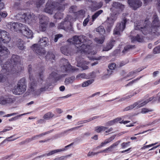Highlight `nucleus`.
Here are the masks:
<instances>
[{
	"label": "nucleus",
	"instance_id": "nucleus-1",
	"mask_svg": "<svg viewBox=\"0 0 160 160\" xmlns=\"http://www.w3.org/2000/svg\"><path fill=\"white\" fill-rule=\"evenodd\" d=\"M152 23H151L148 20H145L143 25L137 24L135 29L140 30L144 35L149 34L153 36L160 34V21L156 13L153 16Z\"/></svg>",
	"mask_w": 160,
	"mask_h": 160
},
{
	"label": "nucleus",
	"instance_id": "nucleus-2",
	"mask_svg": "<svg viewBox=\"0 0 160 160\" xmlns=\"http://www.w3.org/2000/svg\"><path fill=\"white\" fill-rule=\"evenodd\" d=\"M67 41L74 44L81 52L89 53L91 52V47L89 44L91 43V41L86 38L84 36H75L72 38L68 39Z\"/></svg>",
	"mask_w": 160,
	"mask_h": 160
},
{
	"label": "nucleus",
	"instance_id": "nucleus-3",
	"mask_svg": "<svg viewBox=\"0 0 160 160\" xmlns=\"http://www.w3.org/2000/svg\"><path fill=\"white\" fill-rule=\"evenodd\" d=\"M4 64L10 65H8L7 68H10L11 70H10L14 73L21 72L23 68L20 63V57L17 55L13 54L11 58L8 60Z\"/></svg>",
	"mask_w": 160,
	"mask_h": 160
},
{
	"label": "nucleus",
	"instance_id": "nucleus-4",
	"mask_svg": "<svg viewBox=\"0 0 160 160\" xmlns=\"http://www.w3.org/2000/svg\"><path fill=\"white\" fill-rule=\"evenodd\" d=\"M65 0H57L56 2H53L51 0H49L46 4V7L44 9L45 12L52 14L54 9L62 11L65 8L66 4L64 3Z\"/></svg>",
	"mask_w": 160,
	"mask_h": 160
},
{
	"label": "nucleus",
	"instance_id": "nucleus-5",
	"mask_svg": "<svg viewBox=\"0 0 160 160\" xmlns=\"http://www.w3.org/2000/svg\"><path fill=\"white\" fill-rule=\"evenodd\" d=\"M44 68L43 67H40L39 69V72L38 76L37 77V81H36L35 78L33 77L32 75L31 74L32 71V65L31 64L28 65V70L29 73V78L30 80V88L32 90L34 91L35 88L37 85L38 82L40 84H42L43 81L44 75L43 74V71L44 70Z\"/></svg>",
	"mask_w": 160,
	"mask_h": 160
},
{
	"label": "nucleus",
	"instance_id": "nucleus-6",
	"mask_svg": "<svg viewBox=\"0 0 160 160\" xmlns=\"http://www.w3.org/2000/svg\"><path fill=\"white\" fill-rule=\"evenodd\" d=\"M48 42V39L46 37H44L40 39L39 45L34 44L31 47L33 51L40 55H44L46 53L45 49L42 47H45Z\"/></svg>",
	"mask_w": 160,
	"mask_h": 160
},
{
	"label": "nucleus",
	"instance_id": "nucleus-7",
	"mask_svg": "<svg viewBox=\"0 0 160 160\" xmlns=\"http://www.w3.org/2000/svg\"><path fill=\"white\" fill-rule=\"evenodd\" d=\"M26 87V80L24 78H23L18 81L17 85L14 86L12 92L16 95H20L25 92Z\"/></svg>",
	"mask_w": 160,
	"mask_h": 160
},
{
	"label": "nucleus",
	"instance_id": "nucleus-8",
	"mask_svg": "<svg viewBox=\"0 0 160 160\" xmlns=\"http://www.w3.org/2000/svg\"><path fill=\"white\" fill-rule=\"evenodd\" d=\"M60 62L62 64L61 68L62 71L69 73L78 71L79 69L75 67L72 66L69 62L68 60L65 58H62L60 60Z\"/></svg>",
	"mask_w": 160,
	"mask_h": 160
},
{
	"label": "nucleus",
	"instance_id": "nucleus-9",
	"mask_svg": "<svg viewBox=\"0 0 160 160\" xmlns=\"http://www.w3.org/2000/svg\"><path fill=\"white\" fill-rule=\"evenodd\" d=\"M0 64L2 68L0 72V82H3L6 80L7 76L13 73L10 70L11 69L7 68V64H2V61L1 59H0ZM8 65H10L8 64Z\"/></svg>",
	"mask_w": 160,
	"mask_h": 160
},
{
	"label": "nucleus",
	"instance_id": "nucleus-10",
	"mask_svg": "<svg viewBox=\"0 0 160 160\" xmlns=\"http://www.w3.org/2000/svg\"><path fill=\"white\" fill-rule=\"evenodd\" d=\"M128 22L127 19L124 17L121 22L117 23L116 28L114 29L113 33L114 35H120V32L122 31L126 27V24Z\"/></svg>",
	"mask_w": 160,
	"mask_h": 160
},
{
	"label": "nucleus",
	"instance_id": "nucleus-11",
	"mask_svg": "<svg viewBox=\"0 0 160 160\" xmlns=\"http://www.w3.org/2000/svg\"><path fill=\"white\" fill-rule=\"evenodd\" d=\"M119 14L117 12L115 14H113L111 17L108 18L106 23H107V28L106 30L109 32L112 27L114 22L117 20V16Z\"/></svg>",
	"mask_w": 160,
	"mask_h": 160
},
{
	"label": "nucleus",
	"instance_id": "nucleus-12",
	"mask_svg": "<svg viewBox=\"0 0 160 160\" xmlns=\"http://www.w3.org/2000/svg\"><path fill=\"white\" fill-rule=\"evenodd\" d=\"M11 40L9 33L5 30L0 29V42L8 43Z\"/></svg>",
	"mask_w": 160,
	"mask_h": 160
},
{
	"label": "nucleus",
	"instance_id": "nucleus-13",
	"mask_svg": "<svg viewBox=\"0 0 160 160\" xmlns=\"http://www.w3.org/2000/svg\"><path fill=\"white\" fill-rule=\"evenodd\" d=\"M22 26V24L12 22H8L7 25L8 29L12 31H20Z\"/></svg>",
	"mask_w": 160,
	"mask_h": 160
},
{
	"label": "nucleus",
	"instance_id": "nucleus-14",
	"mask_svg": "<svg viewBox=\"0 0 160 160\" xmlns=\"http://www.w3.org/2000/svg\"><path fill=\"white\" fill-rule=\"evenodd\" d=\"M48 18L44 15H42L40 18L39 30L42 32L45 31L46 30L48 23L47 20Z\"/></svg>",
	"mask_w": 160,
	"mask_h": 160
},
{
	"label": "nucleus",
	"instance_id": "nucleus-15",
	"mask_svg": "<svg viewBox=\"0 0 160 160\" xmlns=\"http://www.w3.org/2000/svg\"><path fill=\"white\" fill-rule=\"evenodd\" d=\"M20 32L23 35L28 38H30L32 37V32L26 26L22 24V26L21 27Z\"/></svg>",
	"mask_w": 160,
	"mask_h": 160
},
{
	"label": "nucleus",
	"instance_id": "nucleus-16",
	"mask_svg": "<svg viewBox=\"0 0 160 160\" xmlns=\"http://www.w3.org/2000/svg\"><path fill=\"white\" fill-rule=\"evenodd\" d=\"M71 18V17L70 15H67L64 21L62 22L58 25V28L65 29V28H67L68 26L70 24V21L69 20V19Z\"/></svg>",
	"mask_w": 160,
	"mask_h": 160
},
{
	"label": "nucleus",
	"instance_id": "nucleus-17",
	"mask_svg": "<svg viewBox=\"0 0 160 160\" xmlns=\"http://www.w3.org/2000/svg\"><path fill=\"white\" fill-rule=\"evenodd\" d=\"M128 3L134 10H136L141 7L142 4L141 0H128Z\"/></svg>",
	"mask_w": 160,
	"mask_h": 160
},
{
	"label": "nucleus",
	"instance_id": "nucleus-18",
	"mask_svg": "<svg viewBox=\"0 0 160 160\" xmlns=\"http://www.w3.org/2000/svg\"><path fill=\"white\" fill-rule=\"evenodd\" d=\"M10 54V52L8 48L4 46H0V59L3 62V60L2 58L3 56L6 58Z\"/></svg>",
	"mask_w": 160,
	"mask_h": 160
},
{
	"label": "nucleus",
	"instance_id": "nucleus-19",
	"mask_svg": "<svg viewBox=\"0 0 160 160\" xmlns=\"http://www.w3.org/2000/svg\"><path fill=\"white\" fill-rule=\"evenodd\" d=\"M76 60L77 61V66L81 67L83 70H86L88 68L87 65L89 63V62L84 61L83 59H82L80 61H79L78 58H76Z\"/></svg>",
	"mask_w": 160,
	"mask_h": 160
},
{
	"label": "nucleus",
	"instance_id": "nucleus-20",
	"mask_svg": "<svg viewBox=\"0 0 160 160\" xmlns=\"http://www.w3.org/2000/svg\"><path fill=\"white\" fill-rule=\"evenodd\" d=\"M34 15L32 13V14H30L28 16L26 13H24L23 15H22L21 17L22 19H23L26 23H30L34 20Z\"/></svg>",
	"mask_w": 160,
	"mask_h": 160
},
{
	"label": "nucleus",
	"instance_id": "nucleus-21",
	"mask_svg": "<svg viewBox=\"0 0 160 160\" xmlns=\"http://www.w3.org/2000/svg\"><path fill=\"white\" fill-rule=\"evenodd\" d=\"M112 7L110 8L111 11L113 12L114 9L117 10H122L124 7V5L120 3V2H113L112 5Z\"/></svg>",
	"mask_w": 160,
	"mask_h": 160
},
{
	"label": "nucleus",
	"instance_id": "nucleus-22",
	"mask_svg": "<svg viewBox=\"0 0 160 160\" xmlns=\"http://www.w3.org/2000/svg\"><path fill=\"white\" fill-rule=\"evenodd\" d=\"M66 75V74L58 75L57 73L52 72L50 74L49 77L53 79L54 82H56L62 78L64 77Z\"/></svg>",
	"mask_w": 160,
	"mask_h": 160
},
{
	"label": "nucleus",
	"instance_id": "nucleus-23",
	"mask_svg": "<svg viewBox=\"0 0 160 160\" xmlns=\"http://www.w3.org/2000/svg\"><path fill=\"white\" fill-rule=\"evenodd\" d=\"M115 42V41L112 38L110 39V41L107 43L106 46L103 48V51H107L111 49L113 47Z\"/></svg>",
	"mask_w": 160,
	"mask_h": 160
},
{
	"label": "nucleus",
	"instance_id": "nucleus-24",
	"mask_svg": "<svg viewBox=\"0 0 160 160\" xmlns=\"http://www.w3.org/2000/svg\"><path fill=\"white\" fill-rule=\"evenodd\" d=\"M61 51L62 53L65 55H68L71 54V49L68 46H64L61 48Z\"/></svg>",
	"mask_w": 160,
	"mask_h": 160
},
{
	"label": "nucleus",
	"instance_id": "nucleus-25",
	"mask_svg": "<svg viewBox=\"0 0 160 160\" xmlns=\"http://www.w3.org/2000/svg\"><path fill=\"white\" fill-rule=\"evenodd\" d=\"M144 37L143 36H140L137 34L136 36H133L131 38L132 42L137 41L139 42H143L144 41Z\"/></svg>",
	"mask_w": 160,
	"mask_h": 160
},
{
	"label": "nucleus",
	"instance_id": "nucleus-26",
	"mask_svg": "<svg viewBox=\"0 0 160 160\" xmlns=\"http://www.w3.org/2000/svg\"><path fill=\"white\" fill-rule=\"evenodd\" d=\"M74 144V142H72L71 144L66 146L65 147V148H62V149H56L53 150H52L47 155L48 156L52 155L56 153H57L58 152H60L61 151H64L67 149V148L68 147L72 145H73Z\"/></svg>",
	"mask_w": 160,
	"mask_h": 160
},
{
	"label": "nucleus",
	"instance_id": "nucleus-27",
	"mask_svg": "<svg viewBox=\"0 0 160 160\" xmlns=\"http://www.w3.org/2000/svg\"><path fill=\"white\" fill-rule=\"evenodd\" d=\"M102 6V2L97 3L96 2L93 1L92 5L91 6V9L93 11H96L100 8Z\"/></svg>",
	"mask_w": 160,
	"mask_h": 160
},
{
	"label": "nucleus",
	"instance_id": "nucleus-28",
	"mask_svg": "<svg viewBox=\"0 0 160 160\" xmlns=\"http://www.w3.org/2000/svg\"><path fill=\"white\" fill-rule=\"evenodd\" d=\"M45 57L47 60L51 61L52 63L53 62L52 60H55V55L51 51L48 52Z\"/></svg>",
	"mask_w": 160,
	"mask_h": 160
},
{
	"label": "nucleus",
	"instance_id": "nucleus-29",
	"mask_svg": "<svg viewBox=\"0 0 160 160\" xmlns=\"http://www.w3.org/2000/svg\"><path fill=\"white\" fill-rule=\"evenodd\" d=\"M17 46L18 48L20 50H24L25 48V47L24 46L23 41L21 39H19L17 41Z\"/></svg>",
	"mask_w": 160,
	"mask_h": 160
},
{
	"label": "nucleus",
	"instance_id": "nucleus-30",
	"mask_svg": "<svg viewBox=\"0 0 160 160\" xmlns=\"http://www.w3.org/2000/svg\"><path fill=\"white\" fill-rule=\"evenodd\" d=\"M105 39V37L104 35H102L100 37L95 38L94 39V41L97 43L102 44L103 43Z\"/></svg>",
	"mask_w": 160,
	"mask_h": 160
},
{
	"label": "nucleus",
	"instance_id": "nucleus-31",
	"mask_svg": "<svg viewBox=\"0 0 160 160\" xmlns=\"http://www.w3.org/2000/svg\"><path fill=\"white\" fill-rule=\"evenodd\" d=\"M135 48V45H128L125 46L122 52L123 53H125L127 52L129 50L132 48Z\"/></svg>",
	"mask_w": 160,
	"mask_h": 160
},
{
	"label": "nucleus",
	"instance_id": "nucleus-32",
	"mask_svg": "<svg viewBox=\"0 0 160 160\" xmlns=\"http://www.w3.org/2000/svg\"><path fill=\"white\" fill-rule=\"evenodd\" d=\"M140 102H134L133 104L131 105L130 106H128L125 108L124 109V111H128V110H131L133 108H135V107H136L138 104Z\"/></svg>",
	"mask_w": 160,
	"mask_h": 160
},
{
	"label": "nucleus",
	"instance_id": "nucleus-33",
	"mask_svg": "<svg viewBox=\"0 0 160 160\" xmlns=\"http://www.w3.org/2000/svg\"><path fill=\"white\" fill-rule=\"evenodd\" d=\"M108 128L103 126H98L95 127V131L99 133L102 131H105Z\"/></svg>",
	"mask_w": 160,
	"mask_h": 160
},
{
	"label": "nucleus",
	"instance_id": "nucleus-34",
	"mask_svg": "<svg viewBox=\"0 0 160 160\" xmlns=\"http://www.w3.org/2000/svg\"><path fill=\"white\" fill-rule=\"evenodd\" d=\"M103 11L102 10H100L96 12L92 16V21L93 22L101 14Z\"/></svg>",
	"mask_w": 160,
	"mask_h": 160
},
{
	"label": "nucleus",
	"instance_id": "nucleus-35",
	"mask_svg": "<svg viewBox=\"0 0 160 160\" xmlns=\"http://www.w3.org/2000/svg\"><path fill=\"white\" fill-rule=\"evenodd\" d=\"M75 79V77L72 76L70 77L67 78L65 79V83L66 84L72 83Z\"/></svg>",
	"mask_w": 160,
	"mask_h": 160
},
{
	"label": "nucleus",
	"instance_id": "nucleus-36",
	"mask_svg": "<svg viewBox=\"0 0 160 160\" xmlns=\"http://www.w3.org/2000/svg\"><path fill=\"white\" fill-rule=\"evenodd\" d=\"M96 31L102 35H103L105 32V30L103 27L102 26H100L97 28Z\"/></svg>",
	"mask_w": 160,
	"mask_h": 160
},
{
	"label": "nucleus",
	"instance_id": "nucleus-37",
	"mask_svg": "<svg viewBox=\"0 0 160 160\" xmlns=\"http://www.w3.org/2000/svg\"><path fill=\"white\" fill-rule=\"evenodd\" d=\"M45 3V0H35V4L38 8H39Z\"/></svg>",
	"mask_w": 160,
	"mask_h": 160
},
{
	"label": "nucleus",
	"instance_id": "nucleus-38",
	"mask_svg": "<svg viewBox=\"0 0 160 160\" xmlns=\"http://www.w3.org/2000/svg\"><path fill=\"white\" fill-rule=\"evenodd\" d=\"M63 17V14L60 12L56 13L54 16V18L55 19H60L62 18Z\"/></svg>",
	"mask_w": 160,
	"mask_h": 160
},
{
	"label": "nucleus",
	"instance_id": "nucleus-39",
	"mask_svg": "<svg viewBox=\"0 0 160 160\" xmlns=\"http://www.w3.org/2000/svg\"><path fill=\"white\" fill-rule=\"evenodd\" d=\"M142 100H139L137 102H140L138 104V105L137 106V108H139L141 107H142L144 105H146V104L148 103L146 101H144L143 102H142Z\"/></svg>",
	"mask_w": 160,
	"mask_h": 160
},
{
	"label": "nucleus",
	"instance_id": "nucleus-40",
	"mask_svg": "<svg viewBox=\"0 0 160 160\" xmlns=\"http://www.w3.org/2000/svg\"><path fill=\"white\" fill-rule=\"evenodd\" d=\"M54 116V114L51 112H48L45 114L43 116V118L44 119H49L52 118Z\"/></svg>",
	"mask_w": 160,
	"mask_h": 160
},
{
	"label": "nucleus",
	"instance_id": "nucleus-41",
	"mask_svg": "<svg viewBox=\"0 0 160 160\" xmlns=\"http://www.w3.org/2000/svg\"><path fill=\"white\" fill-rule=\"evenodd\" d=\"M93 81V80L92 79L88 80L86 82H83L82 84V87L88 86L92 83Z\"/></svg>",
	"mask_w": 160,
	"mask_h": 160
},
{
	"label": "nucleus",
	"instance_id": "nucleus-42",
	"mask_svg": "<svg viewBox=\"0 0 160 160\" xmlns=\"http://www.w3.org/2000/svg\"><path fill=\"white\" fill-rule=\"evenodd\" d=\"M48 133L47 132H45L44 133H42L38 135H36L33 136L31 138L32 140H35L37 138H38V137H41L45 135L46 134H47Z\"/></svg>",
	"mask_w": 160,
	"mask_h": 160
},
{
	"label": "nucleus",
	"instance_id": "nucleus-43",
	"mask_svg": "<svg viewBox=\"0 0 160 160\" xmlns=\"http://www.w3.org/2000/svg\"><path fill=\"white\" fill-rule=\"evenodd\" d=\"M153 52L154 54L160 53V45H158L154 48Z\"/></svg>",
	"mask_w": 160,
	"mask_h": 160
},
{
	"label": "nucleus",
	"instance_id": "nucleus-44",
	"mask_svg": "<svg viewBox=\"0 0 160 160\" xmlns=\"http://www.w3.org/2000/svg\"><path fill=\"white\" fill-rule=\"evenodd\" d=\"M153 110L152 109H149L147 108H143L141 109V113H146L153 111Z\"/></svg>",
	"mask_w": 160,
	"mask_h": 160
},
{
	"label": "nucleus",
	"instance_id": "nucleus-45",
	"mask_svg": "<svg viewBox=\"0 0 160 160\" xmlns=\"http://www.w3.org/2000/svg\"><path fill=\"white\" fill-rule=\"evenodd\" d=\"M121 142L120 140L112 144L111 146H110L109 148H110V151H112V148H114L115 147L117 146L119 144V143Z\"/></svg>",
	"mask_w": 160,
	"mask_h": 160
},
{
	"label": "nucleus",
	"instance_id": "nucleus-46",
	"mask_svg": "<svg viewBox=\"0 0 160 160\" xmlns=\"http://www.w3.org/2000/svg\"><path fill=\"white\" fill-rule=\"evenodd\" d=\"M141 78V77H140V78H137L134 79L132 80V81L129 82L127 84L125 85V86L127 87L129 86L132 85V84L135 83L138 80L140 79Z\"/></svg>",
	"mask_w": 160,
	"mask_h": 160
},
{
	"label": "nucleus",
	"instance_id": "nucleus-47",
	"mask_svg": "<svg viewBox=\"0 0 160 160\" xmlns=\"http://www.w3.org/2000/svg\"><path fill=\"white\" fill-rule=\"evenodd\" d=\"M6 98V101H7V103H13L15 100V99L14 98L9 97Z\"/></svg>",
	"mask_w": 160,
	"mask_h": 160
},
{
	"label": "nucleus",
	"instance_id": "nucleus-48",
	"mask_svg": "<svg viewBox=\"0 0 160 160\" xmlns=\"http://www.w3.org/2000/svg\"><path fill=\"white\" fill-rule=\"evenodd\" d=\"M130 142H123L121 144V146L122 148H125L129 146L130 143Z\"/></svg>",
	"mask_w": 160,
	"mask_h": 160
},
{
	"label": "nucleus",
	"instance_id": "nucleus-49",
	"mask_svg": "<svg viewBox=\"0 0 160 160\" xmlns=\"http://www.w3.org/2000/svg\"><path fill=\"white\" fill-rule=\"evenodd\" d=\"M108 67L109 69L112 70L115 69L116 67V64L115 63H112L109 64Z\"/></svg>",
	"mask_w": 160,
	"mask_h": 160
},
{
	"label": "nucleus",
	"instance_id": "nucleus-50",
	"mask_svg": "<svg viewBox=\"0 0 160 160\" xmlns=\"http://www.w3.org/2000/svg\"><path fill=\"white\" fill-rule=\"evenodd\" d=\"M158 143V142H156L154 143H152V144H149V145L144 146L141 148V149H146L147 148L156 145Z\"/></svg>",
	"mask_w": 160,
	"mask_h": 160
},
{
	"label": "nucleus",
	"instance_id": "nucleus-51",
	"mask_svg": "<svg viewBox=\"0 0 160 160\" xmlns=\"http://www.w3.org/2000/svg\"><path fill=\"white\" fill-rule=\"evenodd\" d=\"M28 113H23V114H21V115H18L17 116H16L15 117H14L12 118L9 119V121L10 122H11V121H13L15 120H16V119H17L19 117H20V116H22V115H26V114H28Z\"/></svg>",
	"mask_w": 160,
	"mask_h": 160
},
{
	"label": "nucleus",
	"instance_id": "nucleus-52",
	"mask_svg": "<svg viewBox=\"0 0 160 160\" xmlns=\"http://www.w3.org/2000/svg\"><path fill=\"white\" fill-rule=\"evenodd\" d=\"M63 35L61 34H58L56 35L55 36V38L54 39V41L55 42H56L58 41V40L60 38L62 37Z\"/></svg>",
	"mask_w": 160,
	"mask_h": 160
},
{
	"label": "nucleus",
	"instance_id": "nucleus-53",
	"mask_svg": "<svg viewBox=\"0 0 160 160\" xmlns=\"http://www.w3.org/2000/svg\"><path fill=\"white\" fill-rule=\"evenodd\" d=\"M116 135H114L109 138H108V139L105 140V141H106V142H107L108 143L112 141L115 138V137H116Z\"/></svg>",
	"mask_w": 160,
	"mask_h": 160
},
{
	"label": "nucleus",
	"instance_id": "nucleus-54",
	"mask_svg": "<svg viewBox=\"0 0 160 160\" xmlns=\"http://www.w3.org/2000/svg\"><path fill=\"white\" fill-rule=\"evenodd\" d=\"M75 15L77 16H79L81 15H83L84 14L83 10H80L77 12H75Z\"/></svg>",
	"mask_w": 160,
	"mask_h": 160
},
{
	"label": "nucleus",
	"instance_id": "nucleus-55",
	"mask_svg": "<svg viewBox=\"0 0 160 160\" xmlns=\"http://www.w3.org/2000/svg\"><path fill=\"white\" fill-rule=\"evenodd\" d=\"M115 121V119H114L112 120L109 121L107 122L106 123V125L107 126H110L114 125L116 123Z\"/></svg>",
	"mask_w": 160,
	"mask_h": 160
},
{
	"label": "nucleus",
	"instance_id": "nucleus-56",
	"mask_svg": "<svg viewBox=\"0 0 160 160\" xmlns=\"http://www.w3.org/2000/svg\"><path fill=\"white\" fill-rule=\"evenodd\" d=\"M89 18L90 17L89 15H88V17L84 19L83 23V25L84 26H86L87 25L89 20Z\"/></svg>",
	"mask_w": 160,
	"mask_h": 160
},
{
	"label": "nucleus",
	"instance_id": "nucleus-57",
	"mask_svg": "<svg viewBox=\"0 0 160 160\" xmlns=\"http://www.w3.org/2000/svg\"><path fill=\"white\" fill-rule=\"evenodd\" d=\"M77 7L76 6H72L70 8V11L74 13H75Z\"/></svg>",
	"mask_w": 160,
	"mask_h": 160
},
{
	"label": "nucleus",
	"instance_id": "nucleus-58",
	"mask_svg": "<svg viewBox=\"0 0 160 160\" xmlns=\"http://www.w3.org/2000/svg\"><path fill=\"white\" fill-rule=\"evenodd\" d=\"M8 15V13L6 11L0 12V15L2 18H5Z\"/></svg>",
	"mask_w": 160,
	"mask_h": 160
},
{
	"label": "nucleus",
	"instance_id": "nucleus-59",
	"mask_svg": "<svg viewBox=\"0 0 160 160\" xmlns=\"http://www.w3.org/2000/svg\"><path fill=\"white\" fill-rule=\"evenodd\" d=\"M7 103L6 98H0V104H5Z\"/></svg>",
	"mask_w": 160,
	"mask_h": 160
},
{
	"label": "nucleus",
	"instance_id": "nucleus-60",
	"mask_svg": "<svg viewBox=\"0 0 160 160\" xmlns=\"http://www.w3.org/2000/svg\"><path fill=\"white\" fill-rule=\"evenodd\" d=\"M86 76V75L85 73L79 74L76 76V78H85Z\"/></svg>",
	"mask_w": 160,
	"mask_h": 160
},
{
	"label": "nucleus",
	"instance_id": "nucleus-61",
	"mask_svg": "<svg viewBox=\"0 0 160 160\" xmlns=\"http://www.w3.org/2000/svg\"><path fill=\"white\" fill-rule=\"evenodd\" d=\"M137 94V92H133L132 95L127 96L123 98L122 99L124 100L128 99L131 98L133 96Z\"/></svg>",
	"mask_w": 160,
	"mask_h": 160
},
{
	"label": "nucleus",
	"instance_id": "nucleus-62",
	"mask_svg": "<svg viewBox=\"0 0 160 160\" xmlns=\"http://www.w3.org/2000/svg\"><path fill=\"white\" fill-rule=\"evenodd\" d=\"M98 152H89L88 154V157L93 156L98 154Z\"/></svg>",
	"mask_w": 160,
	"mask_h": 160
},
{
	"label": "nucleus",
	"instance_id": "nucleus-63",
	"mask_svg": "<svg viewBox=\"0 0 160 160\" xmlns=\"http://www.w3.org/2000/svg\"><path fill=\"white\" fill-rule=\"evenodd\" d=\"M136 72H135V70L130 72L127 75V77H131L133 76L134 74H136Z\"/></svg>",
	"mask_w": 160,
	"mask_h": 160
},
{
	"label": "nucleus",
	"instance_id": "nucleus-64",
	"mask_svg": "<svg viewBox=\"0 0 160 160\" xmlns=\"http://www.w3.org/2000/svg\"><path fill=\"white\" fill-rule=\"evenodd\" d=\"M157 1V4L158 5L157 9L160 12V0H156Z\"/></svg>",
	"mask_w": 160,
	"mask_h": 160
}]
</instances>
